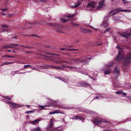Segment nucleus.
Wrapping results in <instances>:
<instances>
[{"instance_id": "obj_1", "label": "nucleus", "mask_w": 131, "mask_h": 131, "mask_svg": "<svg viewBox=\"0 0 131 131\" xmlns=\"http://www.w3.org/2000/svg\"><path fill=\"white\" fill-rule=\"evenodd\" d=\"M102 122L108 123L109 122L105 120L102 119L100 118H95L93 120V123L95 125L101 126V125Z\"/></svg>"}, {"instance_id": "obj_2", "label": "nucleus", "mask_w": 131, "mask_h": 131, "mask_svg": "<svg viewBox=\"0 0 131 131\" xmlns=\"http://www.w3.org/2000/svg\"><path fill=\"white\" fill-rule=\"evenodd\" d=\"M51 101L52 102V104L53 106H57V107L58 108L65 109H69L70 108L69 107L65 106L62 104H57V102L55 101H53V100H51Z\"/></svg>"}, {"instance_id": "obj_3", "label": "nucleus", "mask_w": 131, "mask_h": 131, "mask_svg": "<svg viewBox=\"0 0 131 131\" xmlns=\"http://www.w3.org/2000/svg\"><path fill=\"white\" fill-rule=\"evenodd\" d=\"M124 60L123 64L125 66H128V63L131 61V52L128 54L127 57Z\"/></svg>"}, {"instance_id": "obj_4", "label": "nucleus", "mask_w": 131, "mask_h": 131, "mask_svg": "<svg viewBox=\"0 0 131 131\" xmlns=\"http://www.w3.org/2000/svg\"><path fill=\"white\" fill-rule=\"evenodd\" d=\"M82 61L81 59L80 58L78 59H72L70 60V62L67 61H62L63 62H66L68 63L69 64H74L75 62L79 63Z\"/></svg>"}, {"instance_id": "obj_5", "label": "nucleus", "mask_w": 131, "mask_h": 131, "mask_svg": "<svg viewBox=\"0 0 131 131\" xmlns=\"http://www.w3.org/2000/svg\"><path fill=\"white\" fill-rule=\"evenodd\" d=\"M95 3L94 2L89 3L87 6L86 9L88 10H93V8H95Z\"/></svg>"}, {"instance_id": "obj_6", "label": "nucleus", "mask_w": 131, "mask_h": 131, "mask_svg": "<svg viewBox=\"0 0 131 131\" xmlns=\"http://www.w3.org/2000/svg\"><path fill=\"white\" fill-rule=\"evenodd\" d=\"M123 53L122 51H120L118 52L117 57L115 60L117 61H119L122 59L123 57Z\"/></svg>"}, {"instance_id": "obj_7", "label": "nucleus", "mask_w": 131, "mask_h": 131, "mask_svg": "<svg viewBox=\"0 0 131 131\" xmlns=\"http://www.w3.org/2000/svg\"><path fill=\"white\" fill-rule=\"evenodd\" d=\"M77 85L78 86L80 87L83 86H87L89 85V84L86 83V82L82 81L78 82L77 83Z\"/></svg>"}, {"instance_id": "obj_8", "label": "nucleus", "mask_w": 131, "mask_h": 131, "mask_svg": "<svg viewBox=\"0 0 131 131\" xmlns=\"http://www.w3.org/2000/svg\"><path fill=\"white\" fill-rule=\"evenodd\" d=\"M121 8H117L115 10H114L112 11H111L109 13V14H111V13H112V15H115L117 13L121 11Z\"/></svg>"}, {"instance_id": "obj_9", "label": "nucleus", "mask_w": 131, "mask_h": 131, "mask_svg": "<svg viewBox=\"0 0 131 131\" xmlns=\"http://www.w3.org/2000/svg\"><path fill=\"white\" fill-rule=\"evenodd\" d=\"M106 19L105 21H104L102 24H101V26L102 27H104L106 28L108 25V23H107L108 19L107 18H105Z\"/></svg>"}, {"instance_id": "obj_10", "label": "nucleus", "mask_w": 131, "mask_h": 131, "mask_svg": "<svg viewBox=\"0 0 131 131\" xmlns=\"http://www.w3.org/2000/svg\"><path fill=\"white\" fill-rule=\"evenodd\" d=\"M104 6V1L103 0L100 3L99 6L97 7V8L98 9H99L100 8L103 7Z\"/></svg>"}, {"instance_id": "obj_11", "label": "nucleus", "mask_w": 131, "mask_h": 131, "mask_svg": "<svg viewBox=\"0 0 131 131\" xmlns=\"http://www.w3.org/2000/svg\"><path fill=\"white\" fill-rule=\"evenodd\" d=\"M129 34L128 32H123L121 34V35L124 37L127 38L129 36Z\"/></svg>"}, {"instance_id": "obj_12", "label": "nucleus", "mask_w": 131, "mask_h": 131, "mask_svg": "<svg viewBox=\"0 0 131 131\" xmlns=\"http://www.w3.org/2000/svg\"><path fill=\"white\" fill-rule=\"evenodd\" d=\"M57 113L63 114V113L62 112L58 110H55L52 112H50V114Z\"/></svg>"}, {"instance_id": "obj_13", "label": "nucleus", "mask_w": 131, "mask_h": 131, "mask_svg": "<svg viewBox=\"0 0 131 131\" xmlns=\"http://www.w3.org/2000/svg\"><path fill=\"white\" fill-rule=\"evenodd\" d=\"M11 103V105L13 107V108H15L20 106H19V104L14 103L13 102H12V103Z\"/></svg>"}, {"instance_id": "obj_14", "label": "nucleus", "mask_w": 131, "mask_h": 131, "mask_svg": "<svg viewBox=\"0 0 131 131\" xmlns=\"http://www.w3.org/2000/svg\"><path fill=\"white\" fill-rule=\"evenodd\" d=\"M72 119H75L77 120L78 119H80L82 121H83L84 119V118L81 116H75L74 118H72Z\"/></svg>"}, {"instance_id": "obj_15", "label": "nucleus", "mask_w": 131, "mask_h": 131, "mask_svg": "<svg viewBox=\"0 0 131 131\" xmlns=\"http://www.w3.org/2000/svg\"><path fill=\"white\" fill-rule=\"evenodd\" d=\"M40 121V119H37L34 121H30L29 122V123H32L33 125H36V124L38 123Z\"/></svg>"}, {"instance_id": "obj_16", "label": "nucleus", "mask_w": 131, "mask_h": 131, "mask_svg": "<svg viewBox=\"0 0 131 131\" xmlns=\"http://www.w3.org/2000/svg\"><path fill=\"white\" fill-rule=\"evenodd\" d=\"M53 120L52 119L50 121V123H49V126L47 127V129H48L51 127L52 125Z\"/></svg>"}, {"instance_id": "obj_17", "label": "nucleus", "mask_w": 131, "mask_h": 131, "mask_svg": "<svg viewBox=\"0 0 131 131\" xmlns=\"http://www.w3.org/2000/svg\"><path fill=\"white\" fill-rule=\"evenodd\" d=\"M60 50H62V51H64L65 50H73V51H75V50H78V49H65L64 48H61L60 49Z\"/></svg>"}, {"instance_id": "obj_18", "label": "nucleus", "mask_w": 131, "mask_h": 131, "mask_svg": "<svg viewBox=\"0 0 131 131\" xmlns=\"http://www.w3.org/2000/svg\"><path fill=\"white\" fill-rule=\"evenodd\" d=\"M67 67L68 68H70L72 69L73 70H71V71H77V68L73 67H70L69 66H67Z\"/></svg>"}, {"instance_id": "obj_19", "label": "nucleus", "mask_w": 131, "mask_h": 131, "mask_svg": "<svg viewBox=\"0 0 131 131\" xmlns=\"http://www.w3.org/2000/svg\"><path fill=\"white\" fill-rule=\"evenodd\" d=\"M112 70H108L104 72L105 75L109 74L111 73Z\"/></svg>"}, {"instance_id": "obj_20", "label": "nucleus", "mask_w": 131, "mask_h": 131, "mask_svg": "<svg viewBox=\"0 0 131 131\" xmlns=\"http://www.w3.org/2000/svg\"><path fill=\"white\" fill-rule=\"evenodd\" d=\"M111 29V27H108L104 31L102 32V34H104L107 32H108L110 31V30Z\"/></svg>"}, {"instance_id": "obj_21", "label": "nucleus", "mask_w": 131, "mask_h": 131, "mask_svg": "<svg viewBox=\"0 0 131 131\" xmlns=\"http://www.w3.org/2000/svg\"><path fill=\"white\" fill-rule=\"evenodd\" d=\"M14 62H5L3 63H2L1 65V66H3V65H8L9 64H10L13 63H14Z\"/></svg>"}, {"instance_id": "obj_22", "label": "nucleus", "mask_w": 131, "mask_h": 131, "mask_svg": "<svg viewBox=\"0 0 131 131\" xmlns=\"http://www.w3.org/2000/svg\"><path fill=\"white\" fill-rule=\"evenodd\" d=\"M113 65V62H110L107 64L106 66V67H112Z\"/></svg>"}, {"instance_id": "obj_23", "label": "nucleus", "mask_w": 131, "mask_h": 131, "mask_svg": "<svg viewBox=\"0 0 131 131\" xmlns=\"http://www.w3.org/2000/svg\"><path fill=\"white\" fill-rule=\"evenodd\" d=\"M113 72L114 73H115L117 74H119V71L116 68H115L114 71Z\"/></svg>"}, {"instance_id": "obj_24", "label": "nucleus", "mask_w": 131, "mask_h": 131, "mask_svg": "<svg viewBox=\"0 0 131 131\" xmlns=\"http://www.w3.org/2000/svg\"><path fill=\"white\" fill-rule=\"evenodd\" d=\"M81 4V3L79 2L76 3L75 5L72 6V7H76L79 6Z\"/></svg>"}, {"instance_id": "obj_25", "label": "nucleus", "mask_w": 131, "mask_h": 131, "mask_svg": "<svg viewBox=\"0 0 131 131\" xmlns=\"http://www.w3.org/2000/svg\"><path fill=\"white\" fill-rule=\"evenodd\" d=\"M31 131H41V129L39 127H38L32 129Z\"/></svg>"}, {"instance_id": "obj_26", "label": "nucleus", "mask_w": 131, "mask_h": 131, "mask_svg": "<svg viewBox=\"0 0 131 131\" xmlns=\"http://www.w3.org/2000/svg\"><path fill=\"white\" fill-rule=\"evenodd\" d=\"M80 28L81 31L84 33H86L88 31V30L85 28Z\"/></svg>"}, {"instance_id": "obj_27", "label": "nucleus", "mask_w": 131, "mask_h": 131, "mask_svg": "<svg viewBox=\"0 0 131 131\" xmlns=\"http://www.w3.org/2000/svg\"><path fill=\"white\" fill-rule=\"evenodd\" d=\"M75 15L74 14H70L68 15V17L69 18H71L74 17Z\"/></svg>"}, {"instance_id": "obj_28", "label": "nucleus", "mask_w": 131, "mask_h": 131, "mask_svg": "<svg viewBox=\"0 0 131 131\" xmlns=\"http://www.w3.org/2000/svg\"><path fill=\"white\" fill-rule=\"evenodd\" d=\"M35 111L34 110L27 111L25 112V113L26 114H29V113H32L33 112H34Z\"/></svg>"}, {"instance_id": "obj_29", "label": "nucleus", "mask_w": 131, "mask_h": 131, "mask_svg": "<svg viewBox=\"0 0 131 131\" xmlns=\"http://www.w3.org/2000/svg\"><path fill=\"white\" fill-rule=\"evenodd\" d=\"M121 12H131V10L130 9H121Z\"/></svg>"}, {"instance_id": "obj_30", "label": "nucleus", "mask_w": 131, "mask_h": 131, "mask_svg": "<svg viewBox=\"0 0 131 131\" xmlns=\"http://www.w3.org/2000/svg\"><path fill=\"white\" fill-rule=\"evenodd\" d=\"M12 45L14 46V47L11 46V47H12L13 48H14L15 47H19L20 46V45L18 44H12Z\"/></svg>"}, {"instance_id": "obj_31", "label": "nucleus", "mask_w": 131, "mask_h": 131, "mask_svg": "<svg viewBox=\"0 0 131 131\" xmlns=\"http://www.w3.org/2000/svg\"><path fill=\"white\" fill-rule=\"evenodd\" d=\"M63 61H62L61 62H60L58 60H54L53 61V62L54 63H56V64H58V63H61V62H62Z\"/></svg>"}, {"instance_id": "obj_32", "label": "nucleus", "mask_w": 131, "mask_h": 131, "mask_svg": "<svg viewBox=\"0 0 131 131\" xmlns=\"http://www.w3.org/2000/svg\"><path fill=\"white\" fill-rule=\"evenodd\" d=\"M69 20L68 19H61V21L63 23H65L68 21Z\"/></svg>"}, {"instance_id": "obj_33", "label": "nucleus", "mask_w": 131, "mask_h": 131, "mask_svg": "<svg viewBox=\"0 0 131 131\" xmlns=\"http://www.w3.org/2000/svg\"><path fill=\"white\" fill-rule=\"evenodd\" d=\"M58 79H59L60 80L66 83H67L68 82V81H64V80L63 79L61 78L60 77L59 78H58Z\"/></svg>"}, {"instance_id": "obj_34", "label": "nucleus", "mask_w": 131, "mask_h": 131, "mask_svg": "<svg viewBox=\"0 0 131 131\" xmlns=\"http://www.w3.org/2000/svg\"><path fill=\"white\" fill-rule=\"evenodd\" d=\"M71 24L73 26H79V24L77 23H72Z\"/></svg>"}, {"instance_id": "obj_35", "label": "nucleus", "mask_w": 131, "mask_h": 131, "mask_svg": "<svg viewBox=\"0 0 131 131\" xmlns=\"http://www.w3.org/2000/svg\"><path fill=\"white\" fill-rule=\"evenodd\" d=\"M31 66L30 65H25L24 66V68H28L29 67H31Z\"/></svg>"}, {"instance_id": "obj_36", "label": "nucleus", "mask_w": 131, "mask_h": 131, "mask_svg": "<svg viewBox=\"0 0 131 131\" xmlns=\"http://www.w3.org/2000/svg\"><path fill=\"white\" fill-rule=\"evenodd\" d=\"M52 67L55 68H57L58 69H63V68L62 67H54V66H52Z\"/></svg>"}, {"instance_id": "obj_37", "label": "nucleus", "mask_w": 131, "mask_h": 131, "mask_svg": "<svg viewBox=\"0 0 131 131\" xmlns=\"http://www.w3.org/2000/svg\"><path fill=\"white\" fill-rule=\"evenodd\" d=\"M123 3L124 4H127L129 3V2L126 0H122Z\"/></svg>"}, {"instance_id": "obj_38", "label": "nucleus", "mask_w": 131, "mask_h": 131, "mask_svg": "<svg viewBox=\"0 0 131 131\" xmlns=\"http://www.w3.org/2000/svg\"><path fill=\"white\" fill-rule=\"evenodd\" d=\"M122 93V91H119L116 92H115V93H116V94H121V93Z\"/></svg>"}, {"instance_id": "obj_39", "label": "nucleus", "mask_w": 131, "mask_h": 131, "mask_svg": "<svg viewBox=\"0 0 131 131\" xmlns=\"http://www.w3.org/2000/svg\"><path fill=\"white\" fill-rule=\"evenodd\" d=\"M48 54H49L51 55H56L57 56H59V55L58 54H56L54 53H47Z\"/></svg>"}, {"instance_id": "obj_40", "label": "nucleus", "mask_w": 131, "mask_h": 131, "mask_svg": "<svg viewBox=\"0 0 131 131\" xmlns=\"http://www.w3.org/2000/svg\"><path fill=\"white\" fill-rule=\"evenodd\" d=\"M5 98L8 100H10L11 98L10 97H9L8 96H5Z\"/></svg>"}, {"instance_id": "obj_41", "label": "nucleus", "mask_w": 131, "mask_h": 131, "mask_svg": "<svg viewBox=\"0 0 131 131\" xmlns=\"http://www.w3.org/2000/svg\"><path fill=\"white\" fill-rule=\"evenodd\" d=\"M101 97L102 98V97L101 96H96L95 97V99H99V98Z\"/></svg>"}, {"instance_id": "obj_42", "label": "nucleus", "mask_w": 131, "mask_h": 131, "mask_svg": "<svg viewBox=\"0 0 131 131\" xmlns=\"http://www.w3.org/2000/svg\"><path fill=\"white\" fill-rule=\"evenodd\" d=\"M6 103L8 104H9L11 105V103H12V102H11L9 101H6Z\"/></svg>"}, {"instance_id": "obj_43", "label": "nucleus", "mask_w": 131, "mask_h": 131, "mask_svg": "<svg viewBox=\"0 0 131 131\" xmlns=\"http://www.w3.org/2000/svg\"><path fill=\"white\" fill-rule=\"evenodd\" d=\"M8 9L7 8H6L5 9H1V10L3 11H7Z\"/></svg>"}, {"instance_id": "obj_44", "label": "nucleus", "mask_w": 131, "mask_h": 131, "mask_svg": "<svg viewBox=\"0 0 131 131\" xmlns=\"http://www.w3.org/2000/svg\"><path fill=\"white\" fill-rule=\"evenodd\" d=\"M61 67L63 68V69L64 68L66 67V66L65 65L63 64V65H62V66H61Z\"/></svg>"}, {"instance_id": "obj_45", "label": "nucleus", "mask_w": 131, "mask_h": 131, "mask_svg": "<svg viewBox=\"0 0 131 131\" xmlns=\"http://www.w3.org/2000/svg\"><path fill=\"white\" fill-rule=\"evenodd\" d=\"M8 57L9 58H11V57H12V56H7V55H6V56H3L2 57V58H3L4 57Z\"/></svg>"}, {"instance_id": "obj_46", "label": "nucleus", "mask_w": 131, "mask_h": 131, "mask_svg": "<svg viewBox=\"0 0 131 131\" xmlns=\"http://www.w3.org/2000/svg\"><path fill=\"white\" fill-rule=\"evenodd\" d=\"M11 47V46H9V45L5 46L4 47V48L5 47Z\"/></svg>"}, {"instance_id": "obj_47", "label": "nucleus", "mask_w": 131, "mask_h": 131, "mask_svg": "<svg viewBox=\"0 0 131 131\" xmlns=\"http://www.w3.org/2000/svg\"><path fill=\"white\" fill-rule=\"evenodd\" d=\"M122 95L126 96L127 95V94L123 92L122 93Z\"/></svg>"}, {"instance_id": "obj_48", "label": "nucleus", "mask_w": 131, "mask_h": 131, "mask_svg": "<svg viewBox=\"0 0 131 131\" xmlns=\"http://www.w3.org/2000/svg\"><path fill=\"white\" fill-rule=\"evenodd\" d=\"M116 48H117L118 49H121L122 48H120V47L119 46H116Z\"/></svg>"}, {"instance_id": "obj_49", "label": "nucleus", "mask_w": 131, "mask_h": 131, "mask_svg": "<svg viewBox=\"0 0 131 131\" xmlns=\"http://www.w3.org/2000/svg\"><path fill=\"white\" fill-rule=\"evenodd\" d=\"M20 46H23L25 48H30V47H28L27 46H23V45H21Z\"/></svg>"}, {"instance_id": "obj_50", "label": "nucleus", "mask_w": 131, "mask_h": 131, "mask_svg": "<svg viewBox=\"0 0 131 131\" xmlns=\"http://www.w3.org/2000/svg\"><path fill=\"white\" fill-rule=\"evenodd\" d=\"M7 27V26L6 25H4L3 26V27Z\"/></svg>"}, {"instance_id": "obj_51", "label": "nucleus", "mask_w": 131, "mask_h": 131, "mask_svg": "<svg viewBox=\"0 0 131 131\" xmlns=\"http://www.w3.org/2000/svg\"><path fill=\"white\" fill-rule=\"evenodd\" d=\"M43 56H44V57H47V58H51V57H47V56H46V55H43Z\"/></svg>"}, {"instance_id": "obj_52", "label": "nucleus", "mask_w": 131, "mask_h": 131, "mask_svg": "<svg viewBox=\"0 0 131 131\" xmlns=\"http://www.w3.org/2000/svg\"><path fill=\"white\" fill-rule=\"evenodd\" d=\"M45 106H41V108H44V107Z\"/></svg>"}, {"instance_id": "obj_53", "label": "nucleus", "mask_w": 131, "mask_h": 131, "mask_svg": "<svg viewBox=\"0 0 131 131\" xmlns=\"http://www.w3.org/2000/svg\"><path fill=\"white\" fill-rule=\"evenodd\" d=\"M92 57L87 58V59L89 60H91L92 59Z\"/></svg>"}, {"instance_id": "obj_54", "label": "nucleus", "mask_w": 131, "mask_h": 131, "mask_svg": "<svg viewBox=\"0 0 131 131\" xmlns=\"http://www.w3.org/2000/svg\"><path fill=\"white\" fill-rule=\"evenodd\" d=\"M19 74H24L25 73L24 72H21V73H19Z\"/></svg>"}, {"instance_id": "obj_55", "label": "nucleus", "mask_w": 131, "mask_h": 131, "mask_svg": "<svg viewBox=\"0 0 131 131\" xmlns=\"http://www.w3.org/2000/svg\"><path fill=\"white\" fill-rule=\"evenodd\" d=\"M8 52H10L11 51V50H8L7 51Z\"/></svg>"}, {"instance_id": "obj_56", "label": "nucleus", "mask_w": 131, "mask_h": 131, "mask_svg": "<svg viewBox=\"0 0 131 131\" xmlns=\"http://www.w3.org/2000/svg\"><path fill=\"white\" fill-rule=\"evenodd\" d=\"M26 106H27V107H30V105H27Z\"/></svg>"}, {"instance_id": "obj_57", "label": "nucleus", "mask_w": 131, "mask_h": 131, "mask_svg": "<svg viewBox=\"0 0 131 131\" xmlns=\"http://www.w3.org/2000/svg\"><path fill=\"white\" fill-rule=\"evenodd\" d=\"M13 38H16V37H13Z\"/></svg>"}, {"instance_id": "obj_58", "label": "nucleus", "mask_w": 131, "mask_h": 131, "mask_svg": "<svg viewBox=\"0 0 131 131\" xmlns=\"http://www.w3.org/2000/svg\"><path fill=\"white\" fill-rule=\"evenodd\" d=\"M18 71H14V72H18Z\"/></svg>"}, {"instance_id": "obj_59", "label": "nucleus", "mask_w": 131, "mask_h": 131, "mask_svg": "<svg viewBox=\"0 0 131 131\" xmlns=\"http://www.w3.org/2000/svg\"><path fill=\"white\" fill-rule=\"evenodd\" d=\"M101 45V43H100V44L98 45Z\"/></svg>"}, {"instance_id": "obj_60", "label": "nucleus", "mask_w": 131, "mask_h": 131, "mask_svg": "<svg viewBox=\"0 0 131 131\" xmlns=\"http://www.w3.org/2000/svg\"><path fill=\"white\" fill-rule=\"evenodd\" d=\"M49 67V66H47L45 68H48Z\"/></svg>"}, {"instance_id": "obj_61", "label": "nucleus", "mask_w": 131, "mask_h": 131, "mask_svg": "<svg viewBox=\"0 0 131 131\" xmlns=\"http://www.w3.org/2000/svg\"><path fill=\"white\" fill-rule=\"evenodd\" d=\"M32 69H35V70H36V69H35V68H31Z\"/></svg>"}, {"instance_id": "obj_62", "label": "nucleus", "mask_w": 131, "mask_h": 131, "mask_svg": "<svg viewBox=\"0 0 131 131\" xmlns=\"http://www.w3.org/2000/svg\"><path fill=\"white\" fill-rule=\"evenodd\" d=\"M45 60H46V61H48V59H45Z\"/></svg>"}, {"instance_id": "obj_63", "label": "nucleus", "mask_w": 131, "mask_h": 131, "mask_svg": "<svg viewBox=\"0 0 131 131\" xmlns=\"http://www.w3.org/2000/svg\"><path fill=\"white\" fill-rule=\"evenodd\" d=\"M3 15H6V14H5L4 13L3 14Z\"/></svg>"}, {"instance_id": "obj_64", "label": "nucleus", "mask_w": 131, "mask_h": 131, "mask_svg": "<svg viewBox=\"0 0 131 131\" xmlns=\"http://www.w3.org/2000/svg\"><path fill=\"white\" fill-rule=\"evenodd\" d=\"M104 131H109V130H104Z\"/></svg>"}]
</instances>
